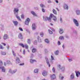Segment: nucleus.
I'll return each instance as SVG.
<instances>
[{"mask_svg": "<svg viewBox=\"0 0 80 80\" xmlns=\"http://www.w3.org/2000/svg\"><path fill=\"white\" fill-rule=\"evenodd\" d=\"M62 47H63V48H65V46H64L63 44L62 45Z\"/></svg>", "mask_w": 80, "mask_h": 80, "instance_id": "63", "label": "nucleus"}, {"mask_svg": "<svg viewBox=\"0 0 80 80\" xmlns=\"http://www.w3.org/2000/svg\"><path fill=\"white\" fill-rule=\"evenodd\" d=\"M58 68H59L60 69H61L62 71H64L65 70V67H61V66L60 65H58Z\"/></svg>", "mask_w": 80, "mask_h": 80, "instance_id": "7", "label": "nucleus"}, {"mask_svg": "<svg viewBox=\"0 0 80 80\" xmlns=\"http://www.w3.org/2000/svg\"><path fill=\"white\" fill-rule=\"evenodd\" d=\"M64 9H66V10H68V5L65 4L64 5Z\"/></svg>", "mask_w": 80, "mask_h": 80, "instance_id": "13", "label": "nucleus"}, {"mask_svg": "<svg viewBox=\"0 0 80 80\" xmlns=\"http://www.w3.org/2000/svg\"><path fill=\"white\" fill-rule=\"evenodd\" d=\"M40 35L42 37L43 36V32H40Z\"/></svg>", "mask_w": 80, "mask_h": 80, "instance_id": "34", "label": "nucleus"}, {"mask_svg": "<svg viewBox=\"0 0 80 80\" xmlns=\"http://www.w3.org/2000/svg\"><path fill=\"white\" fill-rule=\"evenodd\" d=\"M24 47H25L26 49H28V46L27 44H25L24 46Z\"/></svg>", "mask_w": 80, "mask_h": 80, "instance_id": "33", "label": "nucleus"}, {"mask_svg": "<svg viewBox=\"0 0 80 80\" xmlns=\"http://www.w3.org/2000/svg\"><path fill=\"white\" fill-rule=\"evenodd\" d=\"M18 37L19 38L21 39H22V38H23V36H22V34L21 33H20L19 34Z\"/></svg>", "mask_w": 80, "mask_h": 80, "instance_id": "19", "label": "nucleus"}, {"mask_svg": "<svg viewBox=\"0 0 80 80\" xmlns=\"http://www.w3.org/2000/svg\"><path fill=\"white\" fill-rule=\"evenodd\" d=\"M52 71L53 72H55V69L54 68H52Z\"/></svg>", "mask_w": 80, "mask_h": 80, "instance_id": "46", "label": "nucleus"}, {"mask_svg": "<svg viewBox=\"0 0 80 80\" xmlns=\"http://www.w3.org/2000/svg\"><path fill=\"white\" fill-rule=\"evenodd\" d=\"M27 42L28 43H31V40L30 39H28Z\"/></svg>", "mask_w": 80, "mask_h": 80, "instance_id": "38", "label": "nucleus"}, {"mask_svg": "<svg viewBox=\"0 0 80 80\" xmlns=\"http://www.w3.org/2000/svg\"><path fill=\"white\" fill-rule=\"evenodd\" d=\"M48 31H49V33L50 34H52V33H53V32H52V31H50L49 29L48 30Z\"/></svg>", "mask_w": 80, "mask_h": 80, "instance_id": "39", "label": "nucleus"}, {"mask_svg": "<svg viewBox=\"0 0 80 80\" xmlns=\"http://www.w3.org/2000/svg\"><path fill=\"white\" fill-rule=\"evenodd\" d=\"M30 77H28V78H27V80H30Z\"/></svg>", "mask_w": 80, "mask_h": 80, "instance_id": "60", "label": "nucleus"}, {"mask_svg": "<svg viewBox=\"0 0 80 80\" xmlns=\"http://www.w3.org/2000/svg\"><path fill=\"white\" fill-rule=\"evenodd\" d=\"M45 60H46L47 64H48L49 66V67H50V63H49V61H48V58H47V57H45Z\"/></svg>", "mask_w": 80, "mask_h": 80, "instance_id": "8", "label": "nucleus"}, {"mask_svg": "<svg viewBox=\"0 0 80 80\" xmlns=\"http://www.w3.org/2000/svg\"><path fill=\"white\" fill-rule=\"evenodd\" d=\"M31 13L33 15H34V16H37V15L35 13V12H34L31 11Z\"/></svg>", "mask_w": 80, "mask_h": 80, "instance_id": "29", "label": "nucleus"}, {"mask_svg": "<svg viewBox=\"0 0 80 80\" xmlns=\"http://www.w3.org/2000/svg\"><path fill=\"white\" fill-rule=\"evenodd\" d=\"M59 77L60 79L61 80H62V79H63L64 78V77L62 76V74H59Z\"/></svg>", "mask_w": 80, "mask_h": 80, "instance_id": "18", "label": "nucleus"}, {"mask_svg": "<svg viewBox=\"0 0 80 80\" xmlns=\"http://www.w3.org/2000/svg\"><path fill=\"white\" fill-rule=\"evenodd\" d=\"M58 45H60V41H58Z\"/></svg>", "mask_w": 80, "mask_h": 80, "instance_id": "51", "label": "nucleus"}, {"mask_svg": "<svg viewBox=\"0 0 80 80\" xmlns=\"http://www.w3.org/2000/svg\"><path fill=\"white\" fill-rule=\"evenodd\" d=\"M16 63H18L20 62V59L18 57H17L16 59Z\"/></svg>", "mask_w": 80, "mask_h": 80, "instance_id": "14", "label": "nucleus"}, {"mask_svg": "<svg viewBox=\"0 0 80 80\" xmlns=\"http://www.w3.org/2000/svg\"><path fill=\"white\" fill-rule=\"evenodd\" d=\"M70 78H71V79H72V80H73V78H74V75L73 74V73H72L70 77Z\"/></svg>", "mask_w": 80, "mask_h": 80, "instance_id": "20", "label": "nucleus"}, {"mask_svg": "<svg viewBox=\"0 0 80 80\" xmlns=\"http://www.w3.org/2000/svg\"><path fill=\"white\" fill-rule=\"evenodd\" d=\"M52 18H53V20L54 21H55V22L57 21V18L52 14H50L49 18L47 17H43V19L44 21H47L48 20L49 22H51V19Z\"/></svg>", "mask_w": 80, "mask_h": 80, "instance_id": "1", "label": "nucleus"}, {"mask_svg": "<svg viewBox=\"0 0 80 80\" xmlns=\"http://www.w3.org/2000/svg\"><path fill=\"white\" fill-rule=\"evenodd\" d=\"M69 62H72V59H69Z\"/></svg>", "mask_w": 80, "mask_h": 80, "instance_id": "53", "label": "nucleus"}, {"mask_svg": "<svg viewBox=\"0 0 80 80\" xmlns=\"http://www.w3.org/2000/svg\"><path fill=\"white\" fill-rule=\"evenodd\" d=\"M59 53V51H58V50H57L54 52V53L55 55H58Z\"/></svg>", "mask_w": 80, "mask_h": 80, "instance_id": "24", "label": "nucleus"}, {"mask_svg": "<svg viewBox=\"0 0 80 80\" xmlns=\"http://www.w3.org/2000/svg\"><path fill=\"white\" fill-rule=\"evenodd\" d=\"M34 45H37V41H35L34 42Z\"/></svg>", "mask_w": 80, "mask_h": 80, "instance_id": "41", "label": "nucleus"}, {"mask_svg": "<svg viewBox=\"0 0 80 80\" xmlns=\"http://www.w3.org/2000/svg\"><path fill=\"white\" fill-rule=\"evenodd\" d=\"M7 63L8 64L10 63V61H7Z\"/></svg>", "mask_w": 80, "mask_h": 80, "instance_id": "52", "label": "nucleus"}, {"mask_svg": "<svg viewBox=\"0 0 80 80\" xmlns=\"http://www.w3.org/2000/svg\"><path fill=\"white\" fill-rule=\"evenodd\" d=\"M73 22L76 27H78V26H79V24L78 23V21H77V20L74 19Z\"/></svg>", "mask_w": 80, "mask_h": 80, "instance_id": "3", "label": "nucleus"}, {"mask_svg": "<svg viewBox=\"0 0 80 80\" xmlns=\"http://www.w3.org/2000/svg\"><path fill=\"white\" fill-rule=\"evenodd\" d=\"M16 18H18V20H19V21H21V19H20V17L18 16V15H15Z\"/></svg>", "mask_w": 80, "mask_h": 80, "instance_id": "22", "label": "nucleus"}, {"mask_svg": "<svg viewBox=\"0 0 80 80\" xmlns=\"http://www.w3.org/2000/svg\"><path fill=\"white\" fill-rule=\"evenodd\" d=\"M48 74V72H47V71H44L42 72V75L44 77H45V76H47Z\"/></svg>", "mask_w": 80, "mask_h": 80, "instance_id": "9", "label": "nucleus"}, {"mask_svg": "<svg viewBox=\"0 0 80 80\" xmlns=\"http://www.w3.org/2000/svg\"><path fill=\"white\" fill-rule=\"evenodd\" d=\"M0 49H2V50L4 49V47L2 46V45H0Z\"/></svg>", "mask_w": 80, "mask_h": 80, "instance_id": "37", "label": "nucleus"}, {"mask_svg": "<svg viewBox=\"0 0 80 80\" xmlns=\"http://www.w3.org/2000/svg\"><path fill=\"white\" fill-rule=\"evenodd\" d=\"M0 69H2V72H5L6 69L4 67L0 66Z\"/></svg>", "mask_w": 80, "mask_h": 80, "instance_id": "5", "label": "nucleus"}, {"mask_svg": "<svg viewBox=\"0 0 80 80\" xmlns=\"http://www.w3.org/2000/svg\"><path fill=\"white\" fill-rule=\"evenodd\" d=\"M48 3H51V2H51V1H48Z\"/></svg>", "mask_w": 80, "mask_h": 80, "instance_id": "58", "label": "nucleus"}, {"mask_svg": "<svg viewBox=\"0 0 80 80\" xmlns=\"http://www.w3.org/2000/svg\"><path fill=\"white\" fill-rule=\"evenodd\" d=\"M32 53H35V52H37V49L35 48H33L32 50Z\"/></svg>", "mask_w": 80, "mask_h": 80, "instance_id": "21", "label": "nucleus"}, {"mask_svg": "<svg viewBox=\"0 0 80 80\" xmlns=\"http://www.w3.org/2000/svg\"><path fill=\"white\" fill-rule=\"evenodd\" d=\"M14 15H18V8H15L13 10Z\"/></svg>", "mask_w": 80, "mask_h": 80, "instance_id": "2", "label": "nucleus"}, {"mask_svg": "<svg viewBox=\"0 0 80 80\" xmlns=\"http://www.w3.org/2000/svg\"><path fill=\"white\" fill-rule=\"evenodd\" d=\"M21 17L22 18H24L25 16H24V15L23 14H22L21 15Z\"/></svg>", "mask_w": 80, "mask_h": 80, "instance_id": "45", "label": "nucleus"}, {"mask_svg": "<svg viewBox=\"0 0 80 80\" xmlns=\"http://www.w3.org/2000/svg\"><path fill=\"white\" fill-rule=\"evenodd\" d=\"M12 22L14 24L15 26H17L18 24V23L17 21H12Z\"/></svg>", "mask_w": 80, "mask_h": 80, "instance_id": "15", "label": "nucleus"}, {"mask_svg": "<svg viewBox=\"0 0 80 80\" xmlns=\"http://www.w3.org/2000/svg\"><path fill=\"white\" fill-rule=\"evenodd\" d=\"M38 40L39 42H41L42 40H41V38L39 36L38 37Z\"/></svg>", "mask_w": 80, "mask_h": 80, "instance_id": "25", "label": "nucleus"}, {"mask_svg": "<svg viewBox=\"0 0 80 80\" xmlns=\"http://www.w3.org/2000/svg\"><path fill=\"white\" fill-rule=\"evenodd\" d=\"M56 3H58V0H56Z\"/></svg>", "mask_w": 80, "mask_h": 80, "instance_id": "61", "label": "nucleus"}, {"mask_svg": "<svg viewBox=\"0 0 80 80\" xmlns=\"http://www.w3.org/2000/svg\"><path fill=\"white\" fill-rule=\"evenodd\" d=\"M51 58L52 60H54V58H53V57L52 56H51Z\"/></svg>", "mask_w": 80, "mask_h": 80, "instance_id": "50", "label": "nucleus"}, {"mask_svg": "<svg viewBox=\"0 0 80 80\" xmlns=\"http://www.w3.org/2000/svg\"><path fill=\"white\" fill-rule=\"evenodd\" d=\"M50 25H52V26H53V24H52V23H50Z\"/></svg>", "mask_w": 80, "mask_h": 80, "instance_id": "64", "label": "nucleus"}, {"mask_svg": "<svg viewBox=\"0 0 80 80\" xmlns=\"http://www.w3.org/2000/svg\"><path fill=\"white\" fill-rule=\"evenodd\" d=\"M2 0H0V3H2Z\"/></svg>", "mask_w": 80, "mask_h": 80, "instance_id": "62", "label": "nucleus"}, {"mask_svg": "<svg viewBox=\"0 0 80 80\" xmlns=\"http://www.w3.org/2000/svg\"><path fill=\"white\" fill-rule=\"evenodd\" d=\"M2 44H3L4 46H5L6 45V44L4 43H2Z\"/></svg>", "mask_w": 80, "mask_h": 80, "instance_id": "56", "label": "nucleus"}, {"mask_svg": "<svg viewBox=\"0 0 80 80\" xmlns=\"http://www.w3.org/2000/svg\"><path fill=\"white\" fill-rule=\"evenodd\" d=\"M23 53L24 54V55H25V50H24L23 51Z\"/></svg>", "mask_w": 80, "mask_h": 80, "instance_id": "48", "label": "nucleus"}, {"mask_svg": "<svg viewBox=\"0 0 80 80\" xmlns=\"http://www.w3.org/2000/svg\"><path fill=\"white\" fill-rule=\"evenodd\" d=\"M1 54L2 55H6V52H2Z\"/></svg>", "mask_w": 80, "mask_h": 80, "instance_id": "35", "label": "nucleus"}, {"mask_svg": "<svg viewBox=\"0 0 80 80\" xmlns=\"http://www.w3.org/2000/svg\"><path fill=\"white\" fill-rule=\"evenodd\" d=\"M2 65H3V63L2 61H1L0 62V66L2 67Z\"/></svg>", "mask_w": 80, "mask_h": 80, "instance_id": "44", "label": "nucleus"}, {"mask_svg": "<svg viewBox=\"0 0 80 80\" xmlns=\"http://www.w3.org/2000/svg\"><path fill=\"white\" fill-rule=\"evenodd\" d=\"M19 45L21 46V47H23V48H24V47H25V46H24V45H23V44L22 43H19Z\"/></svg>", "mask_w": 80, "mask_h": 80, "instance_id": "28", "label": "nucleus"}, {"mask_svg": "<svg viewBox=\"0 0 80 80\" xmlns=\"http://www.w3.org/2000/svg\"><path fill=\"white\" fill-rule=\"evenodd\" d=\"M45 42L46 43H48L49 42V40L47 39L45 40Z\"/></svg>", "mask_w": 80, "mask_h": 80, "instance_id": "32", "label": "nucleus"}, {"mask_svg": "<svg viewBox=\"0 0 80 80\" xmlns=\"http://www.w3.org/2000/svg\"><path fill=\"white\" fill-rule=\"evenodd\" d=\"M12 54L14 57H16V54H15V52H14L13 50H12Z\"/></svg>", "mask_w": 80, "mask_h": 80, "instance_id": "31", "label": "nucleus"}, {"mask_svg": "<svg viewBox=\"0 0 80 80\" xmlns=\"http://www.w3.org/2000/svg\"><path fill=\"white\" fill-rule=\"evenodd\" d=\"M17 69H15L14 70H12L11 69H10L9 70V72L11 73H15L17 72Z\"/></svg>", "mask_w": 80, "mask_h": 80, "instance_id": "6", "label": "nucleus"}, {"mask_svg": "<svg viewBox=\"0 0 80 80\" xmlns=\"http://www.w3.org/2000/svg\"><path fill=\"white\" fill-rule=\"evenodd\" d=\"M30 21V19H29V18H27L25 21V24L26 25H28V23H29Z\"/></svg>", "mask_w": 80, "mask_h": 80, "instance_id": "4", "label": "nucleus"}, {"mask_svg": "<svg viewBox=\"0 0 80 80\" xmlns=\"http://www.w3.org/2000/svg\"><path fill=\"white\" fill-rule=\"evenodd\" d=\"M24 65V63H22L20 64L19 65L22 66V65Z\"/></svg>", "mask_w": 80, "mask_h": 80, "instance_id": "55", "label": "nucleus"}, {"mask_svg": "<svg viewBox=\"0 0 80 80\" xmlns=\"http://www.w3.org/2000/svg\"><path fill=\"white\" fill-rule=\"evenodd\" d=\"M42 11L43 12H44V13L45 12V9L43 8H42Z\"/></svg>", "mask_w": 80, "mask_h": 80, "instance_id": "47", "label": "nucleus"}, {"mask_svg": "<svg viewBox=\"0 0 80 80\" xmlns=\"http://www.w3.org/2000/svg\"><path fill=\"white\" fill-rule=\"evenodd\" d=\"M51 80H54L56 78V76L55 74H53L51 76Z\"/></svg>", "mask_w": 80, "mask_h": 80, "instance_id": "10", "label": "nucleus"}, {"mask_svg": "<svg viewBox=\"0 0 80 80\" xmlns=\"http://www.w3.org/2000/svg\"><path fill=\"white\" fill-rule=\"evenodd\" d=\"M3 38L4 40H6V39L8 38V35L7 34H4L3 36Z\"/></svg>", "mask_w": 80, "mask_h": 80, "instance_id": "12", "label": "nucleus"}, {"mask_svg": "<svg viewBox=\"0 0 80 80\" xmlns=\"http://www.w3.org/2000/svg\"><path fill=\"white\" fill-rule=\"evenodd\" d=\"M7 48L8 49H8H9V46H7Z\"/></svg>", "mask_w": 80, "mask_h": 80, "instance_id": "59", "label": "nucleus"}, {"mask_svg": "<svg viewBox=\"0 0 80 80\" xmlns=\"http://www.w3.org/2000/svg\"><path fill=\"white\" fill-rule=\"evenodd\" d=\"M73 32V33H77V31H76L75 30H74Z\"/></svg>", "mask_w": 80, "mask_h": 80, "instance_id": "54", "label": "nucleus"}, {"mask_svg": "<svg viewBox=\"0 0 80 80\" xmlns=\"http://www.w3.org/2000/svg\"><path fill=\"white\" fill-rule=\"evenodd\" d=\"M60 40H63L64 39V37L63 36L60 37L59 38Z\"/></svg>", "mask_w": 80, "mask_h": 80, "instance_id": "36", "label": "nucleus"}, {"mask_svg": "<svg viewBox=\"0 0 80 80\" xmlns=\"http://www.w3.org/2000/svg\"><path fill=\"white\" fill-rule=\"evenodd\" d=\"M51 30L53 32H55V29H54L52 28L51 29Z\"/></svg>", "mask_w": 80, "mask_h": 80, "instance_id": "57", "label": "nucleus"}, {"mask_svg": "<svg viewBox=\"0 0 80 80\" xmlns=\"http://www.w3.org/2000/svg\"><path fill=\"white\" fill-rule=\"evenodd\" d=\"M59 33L60 34H62L63 33V31L62 29H60L59 31Z\"/></svg>", "mask_w": 80, "mask_h": 80, "instance_id": "17", "label": "nucleus"}, {"mask_svg": "<svg viewBox=\"0 0 80 80\" xmlns=\"http://www.w3.org/2000/svg\"><path fill=\"white\" fill-rule=\"evenodd\" d=\"M34 72L36 73H37L38 72V70L37 69H35L34 70Z\"/></svg>", "mask_w": 80, "mask_h": 80, "instance_id": "27", "label": "nucleus"}, {"mask_svg": "<svg viewBox=\"0 0 80 80\" xmlns=\"http://www.w3.org/2000/svg\"><path fill=\"white\" fill-rule=\"evenodd\" d=\"M32 30H35V28H36V26L35 25V23L32 24Z\"/></svg>", "mask_w": 80, "mask_h": 80, "instance_id": "16", "label": "nucleus"}, {"mask_svg": "<svg viewBox=\"0 0 80 80\" xmlns=\"http://www.w3.org/2000/svg\"><path fill=\"white\" fill-rule=\"evenodd\" d=\"M52 12H53V13L55 14V15H57V11H56L54 9H53L52 10Z\"/></svg>", "mask_w": 80, "mask_h": 80, "instance_id": "30", "label": "nucleus"}, {"mask_svg": "<svg viewBox=\"0 0 80 80\" xmlns=\"http://www.w3.org/2000/svg\"><path fill=\"white\" fill-rule=\"evenodd\" d=\"M60 21L61 23H62V22H63V21H62V18L61 17L60 18Z\"/></svg>", "mask_w": 80, "mask_h": 80, "instance_id": "42", "label": "nucleus"}, {"mask_svg": "<svg viewBox=\"0 0 80 80\" xmlns=\"http://www.w3.org/2000/svg\"><path fill=\"white\" fill-rule=\"evenodd\" d=\"M75 73H76V75L77 77H78L80 75V72L79 71H75Z\"/></svg>", "mask_w": 80, "mask_h": 80, "instance_id": "11", "label": "nucleus"}, {"mask_svg": "<svg viewBox=\"0 0 80 80\" xmlns=\"http://www.w3.org/2000/svg\"><path fill=\"white\" fill-rule=\"evenodd\" d=\"M44 51L45 53H47L48 52V50L47 49H45Z\"/></svg>", "mask_w": 80, "mask_h": 80, "instance_id": "49", "label": "nucleus"}, {"mask_svg": "<svg viewBox=\"0 0 80 80\" xmlns=\"http://www.w3.org/2000/svg\"><path fill=\"white\" fill-rule=\"evenodd\" d=\"M40 6L41 7H45V5L42 4H40Z\"/></svg>", "mask_w": 80, "mask_h": 80, "instance_id": "40", "label": "nucleus"}, {"mask_svg": "<svg viewBox=\"0 0 80 80\" xmlns=\"http://www.w3.org/2000/svg\"><path fill=\"white\" fill-rule=\"evenodd\" d=\"M19 30H20V31L23 32V29H22V28H19Z\"/></svg>", "mask_w": 80, "mask_h": 80, "instance_id": "43", "label": "nucleus"}, {"mask_svg": "<svg viewBox=\"0 0 80 80\" xmlns=\"http://www.w3.org/2000/svg\"><path fill=\"white\" fill-rule=\"evenodd\" d=\"M76 12L77 13V15H80V11L79 10H76Z\"/></svg>", "mask_w": 80, "mask_h": 80, "instance_id": "23", "label": "nucleus"}, {"mask_svg": "<svg viewBox=\"0 0 80 80\" xmlns=\"http://www.w3.org/2000/svg\"><path fill=\"white\" fill-rule=\"evenodd\" d=\"M35 59H30V62L31 63H33L34 62H35Z\"/></svg>", "mask_w": 80, "mask_h": 80, "instance_id": "26", "label": "nucleus"}]
</instances>
